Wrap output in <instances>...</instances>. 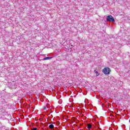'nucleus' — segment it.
Instances as JSON below:
<instances>
[{"label":"nucleus","mask_w":130,"mask_h":130,"mask_svg":"<svg viewBox=\"0 0 130 130\" xmlns=\"http://www.w3.org/2000/svg\"><path fill=\"white\" fill-rule=\"evenodd\" d=\"M110 72H111V70L109 68H105L103 70V73H104L105 75H109V74H110Z\"/></svg>","instance_id":"nucleus-1"},{"label":"nucleus","mask_w":130,"mask_h":130,"mask_svg":"<svg viewBox=\"0 0 130 130\" xmlns=\"http://www.w3.org/2000/svg\"><path fill=\"white\" fill-rule=\"evenodd\" d=\"M107 21H109V22H113V23L115 22L114 18L112 17V15H108L107 17Z\"/></svg>","instance_id":"nucleus-2"},{"label":"nucleus","mask_w":130,"mask_h":130,"mask_svg":"<svg viewBox=\"0 0 130 130\" xmlns=\"http://www.w3.org/2000/svg\"><path fill=\"white\" fill-rule=\"evenodd\" d=\"M51 58H52V57H45V58H44V60H47L48 59H51Z\"/></svg>","instance_id":"nucleus-3"},{"label":"nucleus","mask_w":130,"mask_h":130,"mask_svg":"<svg viewBox=\"0 0 130 130\" xmlns=\"http://www.w3.org/2000/svg\"><path fill=\"white\" fill-rule=\"evenodd\" d=\"M91 127H92V125H91V124H87V128H88V129H90V128H91Z\"/></svg>","instance_id":"nucleus-4"},{"label":"nucleus","mask_w":130,"mask_h":130,"mask_svg":"<svg viewBox=\"0 0 130 130\" xmlns=\"http://www.w3.org/2000/svg\"><path fill=\"white\" fill-rule=\"evenodd\" d=\"M94 72H95V73L96 74V76H99V75H100L99 72H98V71H94Z\"/></svg>","instance_id":"nucleus-5"},{"label":"nucleus","mask_w":130,"mask_h":130,"mask_svg":"<svg viewBox=\"0 0 130 130\" xmlns=\"http://www.w3.org/2000/svg\"><path fill=\"white\" fill-rule=\"evenodd\" d=\"M49 127L50 128L52 129V128H53L54 127V125H53V124H50V125H49Z\"/></svg>","instance_id":"nucleus-6"},{"label":"nucleus","mask_w":130,"mask_h":130,"mask_svg":"<svg viewBox=\"0 0 130 130\" xmlns=\"http://www.w3.org/2000/svg\"><path fill=\"white\" fill-rule=\"evenodd\" d=\"M3 127H4V126H3L2 124H0V130L3 129Z\"/></svg>","instance_id":"nucleus-7"},{"label":"nucleus","mask_w":130,"mask_h":130,"mask_svg":"<svg viewBox=\"0 0 130 130\" xmlns=\"http://www.w3.org/2000/svg\"><path fill=\"white\" fill-rule=\"evenodd\" d=\"M37 127H35L33 129H31V130H37Z\"/></svg>","instance_id":"nucleus-8"}]
</instances>
